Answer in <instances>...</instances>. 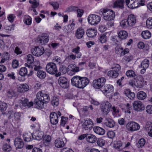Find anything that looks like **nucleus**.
Returning <instances> with one entry per match:
<instances>
[{"instance_id":"obj_45","label":"nucleus","mask_w":152,"mask_h":152,"mask_svg":"<svg viewBox=\"0 0 152 152\" xmlns=\"http://www.w3.org/2000/svg\"><path fill=\"white\" fill-rule=\"evenodd\" d=\"M59 99L56 97H53L51 101V104L54 106H57L59 104Z\"/></svg>"},{"instance_id":"obj_32","label":"nucleus","mask_w":152,"mask_h":152,"mask_svg":"<svg viewBox=\"0 0 152 152\" xmlns=\"http://www.w3.org/2000/svg\"><path fill=\"white\" fill-rule=\"evenodd\" d=\"M96 137L94 135L90 134H87L86 140L88 142L94 143L96 141Z\"/></svg>"},{"instance_id":"obj_8","label":"nucleus","mask_w":152,"mask_h":152,"mask_svg":"<svg viewBox=\"0 0 152 152\" xmlns=\"http://www.w3.org/2000/svg\"><path fill=\"white\" fill-rule=\"evenodd\" d=\"M111 104L107 101L102 102L101 105V111L104 114L107 115L110 111Z\"/></svg>"},{"instance_id":"obj_59","label":"nucleus","mask_w":152,"mask_h":152,"mask_svg":"<svg viewBox=\"0 0 152 152\" xmlns=\"http://www.w3.org/2000/svg\"><path fill=\"white\" fill-rule=\"evenodd\" d=\"M19 66L18 61L16 59L13 60L12 62V66L13 68H16Z\"/></svg>"},{"instance_id":"obj_56","label":"nucleus","mask_w":152,"mask_h":152,"mask_svg":"<svg viewBox=\"0 0 152 152\" xmlns=\"http://www.w3.org/2000/svg\"><path fill=\"white\" fill-rule=\"evenodd\" d=\"M7 95L8 97L10 98L15 97V92L12 90H10L8 91Z\"/></svg>"},{"instance_id":"obj_6","label":"nucleus","mask_w":152,"mask_h":152,"mask_svg":"<svg viewBox=\"0 0 152 152\" xmlns=\"http://www.w3.org/2000/svg\"><path fill=\"white\" fill-rule=\"evenodd\" d=\"M88 23L92 25H97L101 20L99 16L94 14L90 15L88 18Z\"/></svg>"},{"instance_id":"obj_62","label":"nucleus","mask_w":152,"mask_h":152,"mask_svg":"<svg viewBox=\"0 0 152 152\" xmlns=\"http://www.w3.org/2000/svg\"><path fill=\"white\" fill-rule=\"evenodd\" d=\"M107 28L104 25H101L99 26V30L101 32H103L107 30Z\"/></svg>"},{"instance_id":"obj_23","label":"nucleus","mask_w":152,"mask_h":152,"mask_svg":"<svg viewBox=\"0 0 152 152\" xmlns=\"http://www.w3.org/2000/svg\"><path fill=\"white\" fill-rule=\"evenodd\" d=\"M126 3L129 8L133 9L139 7V5L137 4L134 0H126Z\"/></svg>"},{"instance_id":"obj_20","label":"nucleus","mask_w":152,"mask_h":152,"mask_svg":"<svg viewBox=\"0 0 152 152\" xmlns=\"http://www.w3.org/2000/svg\"><path fill=\"white\" fill-rule=\"evenodd\" d=\"M19 104L20 105L24 107L27 106L28 107H30L33 106V103L32 102H28V99H24L22 98V99L19 100Z\"/></svg>"},{"instance_id":"obj_3","label":"nucleus","mask_w":152,"mask_h":152,"mask_svg":"<svg viewBox=\"0 0 152 152\" xmlns=\"http://www.w3.org/2000/svg\"><path fill=\"white\" fill-rule=\"evenodd\" d=\"M46 69L47 72L52 75H55L58 70L56 65L53 62H49L46 65Z\"/></svg>"},{"instance_id":"obj_51","label":"nucleus","mask_w":152,"mask_h":152,"mask_svg":"<svg viewBox=\"0 0 152 152\" xmlns=\"http://www.w3.org/2000/svg\"><path fill=\"white\" fill-rule=\"evenodd\" d=\"M115 53L118 54H120V56H122V53L123 48L119 47L118 46H117L115 48Z\"/></svg>"},{"instance_id":"obj_34","label":"nucleus","mask_w":152,"mask_h":152,"mask_svg":"<svg viewBox=\"0 0 152 152\" xmlns=\"http://www.w3.org/2000/svg\"><path fill=\"white\" fill-rule=\"evenodd\" d=\"M93 130L95 132L99 135H103L105 133V130L104 129L99 126L94 127Z\"/></svg>"},{"instance_id":"obj_42","label":"nucleus","mask_w":152,"mask_h":152,"mask_svg":"<svg viewBox=\"0 0 152 152\" xmlns=\"http://www.w3.org/2000/svg\"><path fill=\"white\" fill-rule=\"evenodd\" d=\"M105 33L99 35V40L102 43H105L107 41V36Z\"/></svg>"},{"instance_id":"obj_17","label":"nucleus","mask_w":152,"mask_h":152,"mask_svg":"<svg viewBox=\"0 0 152 152\" xmlns=\"http://www.w3.org/2000/svg\"><path fill=\"white\" fill-rule=\"evenodd\" d=\"M119 106L125 113L129 114L131 113V106L129 103H127L126 104H121Z\"/></svg>"},{"instance_id":"obj_26","label":"nucleus","mask_w":152,"mask_h":152,"mask_svg":"<svg viewBox=\"0 0 152 152\" xmlns=\"http://www.w3.org/2000/svg\"><path fill=\"white\" fill-rule=\"evenodd\" d=\"M135 80V86L138 88H141L144 84V81L143 78L139 77L138 79L134 78Z\"/></svg>"},{"instance_id":"obj_24","label":"nucleus","mask_w":152,"mask_h":152,"mask_svg":"<svg viewBox=\"0 0 152 152\" xmlns=\"http://www.w3.org/2000/svg\"><path fill=\"white\" fill-rule=\"evenodd\" d=\"M97 31L95 28H90L86 31V34L89 37H94L96 35Z\"/></svg>"},{"instance_id":"obj_38","label":"nucleus","mask_w":152,"mask_h":152,"mask_svg":"<svg viewBox=\"0 0 152 152\" xmlns=\"http://www.w3.org/2000/svg\"><path fill=\"white\" fill-rule=\"evenodd\" d=\"M59 72L56 73L55 76H60L61 75H63L66 73L67 71L66 69V67L61 66L59 69Z\"/></svg>"},{"instance_id":"obj_18","label":"nucleus","mask_w":152,"mask_h":152,"mask_svg":"<svg viewBox=\"0 0 152 152\" xmlns=\"http://www.w3.org/2000/svg\"><path fill=\"white\" fill-rule=\"evenodd\" d=\"M81 77H73L71 79V83L72 85L80 88V83L79 82Z\"/></svg>"},{"instance_id":"obj_61","label":"nucleus","mask_w":152,"mask_h":152,"mask_svg":"<svg viewBox=\"0 0 152 152\" xmlns=\"http://www.w3.org/2000/svg\"><path fill=\"white\" fill-rule=\"evenodd\" d=\"M126 74L127 76H133L135 75V72L132 70H128L126 72Z\"/></svg>"},{"instance_id":"obj_27","label":"nucleus","mask_w":152,"mask_h":152,"mask_svg":"<svg viewBox=\"0 0 152 152\" xmlns=\"http://www.w3.org/2000/svg\"><path fill=\"white\" fill-rule=\"evenodd\" d=\"M23 137L24 140L27 142L31 141L34 138L33 134L30 132L25 133L23 135Z\"/></svg>"},{"instance_id":"obj_12","label":"nucleus","mask_w":152,"mask_h":152,"mask_svg":"<svg viewBox=\"0 0 152 152\" xmlns=\"http://www.w3.org/2000/svg\"><path fill=\"white\" fill-rule=\"evenodd\" d=\"M33 54L37 56H39L42 55L44 52V50L43 47H35L32 49Z\"/></svg>"},{"instance_id":"obj_30","label":"nucleus","mask_w":152,"mask_h":152,"mask_svg":"<svg viewBox=\"0 0 152 152\" xmlns=\"http://www.w3.org/2000/svg\"><path fill=\"white\" fill-rule=\"evenodd\" d=\"M44 103L38 98L35 99L34 101V104L36 108L39 109L42 108Z\"/></svg>"},{"instance_id":"obj_7","label":"nucleus","mask_w":152,"mask_h":152,"mask_svg":"<svg viewBox=\"0 0 152 152\" xmlns=\"http://www.w3.org/2000/svg\"><path fill=\"white\" fill-rule=\"evenodd\" d=\"M49 39V36L46 34H43L37 37V42L41 45H45L47 43Z\"/></svg>"},{"instance_id":"obj_63","label":"nucleus","mask_w":152,"mask_h":152,"mask_svg":"<svg viewBox=\"0 0 152 152\" xmlns=\"http://www.w3.org/2000/svg\"><path fill=\"white\" fill-rule=\"evenodd\" d=\"M107 135L109 138H113L115 137V134L113 131H110L107 132Z\"/></svg>"},{"instance_id":"obj_5","label":"nucleus","mask_w":152,"mask_h":152,"mask_svg":"<svg viewBox=\"0 0 152 152\" xmlns=\"http://www.w3.org/2000/svg\"><path fill=\"white\" fill-rule=\"evenodd\" d=\"M126 127L128 131L132 132L138 130L140 129V126L136 122L131 121L127 124Z\"/></svg>"},{"instance_id":"obj_10","label":"nucleus","mask_w":152,"mask_h":152,"mask_svg":"<svg viewBox=\"0 0 152 152\" xmlns=\"http://www.w3.org/2000/svg\"><path fill=\"white\" fill-rule=\"evenodd\" d=\"M58 83L60 86L64 89L69 87V81L65 77H60L58 79Z\"/></svg>"},{"instance_id":"obj_15","label":"nucleus","mask_w":152,"mask_h":152,"mask_svg":"<svg viewBox=\"0 0 152 152\" xmlns=\"http://www.w3.org/2000/svg\"><path fill=\"white\" fill-rule=\"evenodd\" d=\"M14 144L16 148L18 149L22 148L24 145L23 140L19 137H16L15 139Z\"/></svg>"},{"instance_id":"obj_14","label":"nucleus","mask_w":152,"mask_h":152,"mask_svg":"<svg viewBox=\"0 0 152 152\" xmlns=\"http://www.w3.org/2000/svg\"><path fill=\"white\" fill-rule=\"evenodd\" d=\"M58 116L57 114L55 112L51 113L50 115V120L51 124L56 125L58 122Z\"/></svg>"},{"instance_id":"obj_54","label":"nucleus","mask_w":152,"mask_h":152,"mask_svg":"<svg viewBox=\"0 0 152 152\" xmlns=\"http://www.w3.org/2000/svg\"><path fill=\"white\" fill-rule=\"evenodd\" d=\"M107 75L108 76H118V73L117 71L111 70L108 72Z\"/></svg>"},{"instance_id":"obj_43","label":"nucleus","mask_w":152,"mask_h":152,"mask_svg":"<svg viewBox=\"0 0 152 152\" xmlns=\"http://www.w3.org/2000/svg\"><path fill=\"white\" fill-rule=\"evenodd\" d=\"M29 2L31 4L32 7L33 8H37L39 5V2L36 0H29Z\"/></svg>"},{"instance_id":"obj_22","label":"nucleus","mask_w":152,"mask_h":152,"mask_svg":"<svg viewBox=\"0 0 152 152\" xmlns=\"http://www.w3.org/2000/svg\"><path fill=\"white\" fill-rule=\"evenodd\" d=\"M145 129L148 135L152 137V123L150 122H147L145 126Z\"/></svg>"},{"instance_id":"obj_29","label":"nucleus","mask_w":152,"mask_h":152,"mask_svg":"<svg viewBox=\"0 0 152 152\" xmlns=\"http://www.w3.org/2000/svg\"><path fill=\"white\" fill-rule=\"evenodd\" d=\"M113 90V86L111 85H108L104 86V89L102 92L104 94H107L112 92Z\"/></svg>"},{"instance_id":"obj_58","label":"nucleus","mask_w":152,"mask_h":152,"mask_svg":"<svg viewBox=\"0 0 152 152\" xmlns=\"http://www.w3.org/2000/svg\"><path fill=\"white\" fill-rule=\"evenodd\" d=\"M78 9L77 7L74 6H71L68 8L67 9V10L68 12H70L72 11H77Z\"/></svg>"},{"instance_id":"obj_35","label":"nucleus","mask_w":152,"mask_h":152,"mask_svg":"<svg viewBox=\"0 0 152 152\" xmlns=\"http://www.w3.org/2000/svg\"><path fill=\"white\" fill-rule=\"evenodd\" d=\"M51 139L50 136L46 135L44 137L43 142L45 146H48L50 144Z\"/></svg>"},{"instance_id":"obj_44","label":"nucleus","mask_w":152,"mask_h":152,"mask_svg":"<svg viewBox=\"0 0 152 152\" xmlns=\"http://www.w3.org/2000/svg\"><path fill=\"white\" fill-rule=\"evenodd\" d=\"M145 143V140L144 138H141L139 140L137 144L138 148H141L143 147Z\"/></svg>"},{"instance_id":"obj_39","label":"nucleus","mask_w":152,"mask_h":152,"mask_svg":"<svg viewBox=\"0 0 152 152\" xmlns=\"http://www.w3.org/2000/svg\"><path fill=\"white\" fill-rule=\"evenodd\" d=\"M141 35L143 38L147 39L150 38L151 36V34L149 31L145 30L142 32Z\"/></svg>"},{"instance_id":"obj_40","label":"nucleus","mask_w":152,"mask_h":152,"mask_svg":"<svg viewBox=\"0 0 152 152\" xmlns=\"http://www.w3.org/2000/svg\"><path fill=\"white\" fill-rule=\"evenodd\" d=\"M146 94L142 91H139L137 94V99L140 100H142L145 99L146 98Z\"/></svg>"},{"instance_id":"obj_1","label":"nucleus","mask_w":152,"mask_h":152,"mask_svg":"<svg viewBox=\"0 0 152 152\" xmlns=\"http://www.w3.org/2000/svg\"><path fill=\"white\" fill-rule=\"evenodd\" d=\"M100 11L102 13L104 20L110 21L114 19L115 13L113 10L107 9H102Z\"/></svg>"},{"instance_id":"obj_37","label":"nucleus","mask_w":152,"mask_h":152,"mask_svg":"<svg viewBox=\"0 0 152 152\" xmlns=\"http://www.w3.org/2000/svg\"><path fill=\"white\" fill-rule=\"evenodd\" d=\"M44 135V133L42 131L39 132L37 133L34 134V139L39 141L42 139Z\"/></svg>"},{"instance_id":"obj_47","label":"nucleus","mask_w":152,"mask_h":152,"mask_svg":"<svg viewBox=\"0 0 152 152\" xmlns=\"http://www.w3.org/2000/svg\"><path fill=\"white\" fill-rule=\"evenodd\" d=\"M3 150L4 152H10L11 150V148L9 145L6 143L3 146Z\"/></svg>"},{"instance_id":"obj_13","label":"nucleus","mask_w":152,"mask_h":152,"mask_svg":"<svg viewBox=\"0 0 152 152\" xmlns=\"http://www.w3.org/2000/svg\"><path fill=\"white\" fill-rule=\"evenodd\" d=\"M127 24L128 27L132 26H134L136 23V18L134 15L131 14L128 16Z\"/></svg>"},{"instance_id":"obj_19","label":"nucleus","mask_w":152,"mask_h":152,"mask_svg":"<svg viewBox=\"0 0 152 152\" xmlns=\"http://www.w3.org/2000/svg\"><path fill=\"white\" fill-rule=\"evenodd\" d=\"M29 88V86L27 84H23L18 85V91L20 93L28 91Z\"/></svg>"},{"instance_id":"obj_9","label":"nucleus","mask_w":152,"mask_h":152,"mask_svg":"<svg viewBox=\"0 0 152 152\" xmlns=\"http://www.w3.org/2000/svg\"><path fill=\"white\" fill-rule=\"evenodd\" d=\"M93 126V122L90 119L84 120V121L82 125L83 129L86 130H91Z\"/></svg>"},{"instance_id":"obj_16","label":"nucleus","mask_w":152,"mask_h":152,"mask_svg":"<svg viewBox=\"0 0 152 152\" xmlns=\"http://www.w3.org/2000/svg\"><path fill=\"white\" fill-rule=\"evenodd\" d=\"M26 61L27 63L25 64V66H27L29 68L32 67L31 64L34 62V58L33 56L31 54H29L27 55L26 57Z\"/></svg>"},{"instance_id":"obj_49","label":"nucleus","mask_w":152,"mask_h":152,"mask_svg":"<svg viewBox=\"0 0 152 152\" xmlns=\"http://www.w3.org/2000/svg\"><path fill=\"white\" fill-rule=\"evenodd\" d=\"M146 25L147 27L152 29V17L148 18L146 21Z\"/></svg>"},{"instance_id":"obj_46","label":"nucleus","mask_w":152,"mask_h":152,"mask_svg":"<svg viewBox=\"0 0 152 152\" xmlns=\"http://www.w3.org/2000/svg\"><path fill=\"white\" fill-rule=\"evenodd\" d=\"M7 107V105L6 103L0 101V110L2 112L6 110Z\"/></svg>"},{"instance_id":"obj_57","label":"nucleus","mask_w":152,"mask_h":152,"mask_svg":"<svg viewBox=\"0 0 152 152\" xmlns=\"http://www.w3.org/2000/svg\"><path fill=\"white\" fill-rule=\"evenodd\" d=\"M127 23V20L124 19L122 20L120 22V25L123 28H126L128 26Z\"/></svg>"},{"instance_id":"obj_28","label":"nucleus","mask_w":152,"mask_h":152,"mask_svg":"<svg viewBox=\"0 0 152 152\" xmlns=\"http://www.w3.org/2000/svg\"><path fill=\"white\" fill-rule=\"evenodd\" d=\"M104 124L109 128H112L115 126V122L113 120L110 118H107L104 121Z\"/></svg>"},{"instance_id":"obj_31","label":"nucleus","mask_w":152,"mask_h":152,"mask_svg":"<svg viewBox=\"0 0 152 152\" xmlns=\"http://www.w3.org/2000/svg\"><path fill=\"white\" fill-rule=\"evenodd\" d=\"M54 144L56 148H62L65 145L64 141L62 139L60 138L57 139L55 141Z\"/></svg>"},{"instance_id":"obj_48","label":"nucleus","mask_w":152,"mask_h":152,"mask_svg":"<svg viewBox=\"0 0 152 152\" xmlns=\"http://www.w3.org/2000/svg\"><path fill=\"white\" fill-rule=\"evenodd\" d=\"M27 74V70L26 67L21 68L19 71V74L21 76H25Z\"/></svg>"},{"instance_id":"obj_64","label":"nucleus","mask_w":152,"mask_h":152,"mask_svg":"<svg viewBox=\"0 0 152 152\" xmlns=\"http://www.w3.org/2000/svg\"><path fill=\"white\" fill-rule=\"evenodd\" d=\"M146 112L148 114H152V106L151 105H148L146 108Z\"/></svg>"},{"instance_id":"obj_25","label":"nucleus","mask_w":152,"mask_h":152,"mask_svg":"<svg viewBox=\"0 0 152 152\" xmlns=\"http://www.w3.org/2000/svg\"><path fill=\"white\" fill-rule=\"evenodd\" d=\"M84 34V30L82 28H78L75 33V36L77 39H80L83 37Z\"/></svg>"},{"instance_id":"obj_50","label":"nucleus","mask_w":152,"mask_h":152,"mask_svg":"<svg viewBox=\"0 0 152 152\" xmlns=\"http://www.w3.org/2000/svg\"><path fill=\"white\" fill-rule=\"evenodd\" d=\"M79 71V67L75 66L73 70H69L67 73L69 75H72L74 74V72H77Z\"/></svg>"},{"instance_id":"obj_53","label":"nucleus","mask_w":152,"mask_h":152,"mask_svg":"<svg viewBox=\"0 0 152 152\" xmlns=\"http://www.w3.org/2000/svg\"><path fill=\"white\" fill-rule=\"evenodd\" d=\"M32 19L30 17H26L24 20V23L27 25H30L31 23Z\"/></svg>"},{"instance_id":"obj_36","label":"nucleus","mask_w":152,"mask_h":152,"mask_svg":"<svg viewBox=\"0 0 152 152\" xmlns=\"http://www.w3.org/2000/svg\"><path fill=\"white\" fill-rule=\"evenodd\" d=\"M119 38L121 39H125L128 37V33L125 31L123 30L120 31L118 33Z\"/></svg>"},{"instance_id":"obj_4","label":"nucleus","mask_w":152,"mask_h":152,"mask_svg":"<svg viewBox=\"0 0 152 152\" xmlns=\"http://www.w3.org/2000/svg\"><path fill=\"white\" fill-rule=\"evenodd\" d=\"M132 105L134 110L137 112H142L145 108L143 104L140 101L137 100L134 101Z\"/></svg>"},{"instance_id":"obj_60","label":"nucleus","mask_w":152,"mask_h":152,"mask_svg":"<svg viewBox=\"0 0 152 152\" xmlns=\"http://www.w3.org/2000/svg\"><path fill=\"white\" fill-rule=\"evenodd\" d=\"M111 69H115L116 70L115 71L118 72L120 70L121 67L120 65L118 64H114L112 65Z\"/></svg>"},{"instance_id":"obj_52","label":"nucleus","mask_w":152,"mask_h":152,"mask_svg":"<svg viewBox=\"0 0 152 152\" xmlns=\"http://www.w3.org/2000/svg\"><path fill=\"white\" fill-rule=\"evenodd\" d=\"M122 143L121 141H118L115 142L113 145L115 149H119L122 146Z\"/></svg>"},{"instance_id":"obj_55","label":"nucleus","mask_w":152,"mask_h":152,"mask_svg":"<svg viewBox=\"0 0 152 152\" xmlns=\"http://www.w3.org/2000/svg\"><path fill=\"white\" fill-rule=\"evenodd\" d=\"M97 143L98 146L102 147L104 145L105 142L103 139L99 138L97 140Z\"/></svg>"},{"instance_id":"obj_2","label":"nucleus","mask_w":152,"mask_h":152,"mask_svg":"<svg viewBox=\"0 0 152 152\" xmlns=\"http://www.w3.org/2000/svg\"><path fill=\"white\" fill-rule=\"evenodd\" d=\"M106 82L105 79L104 77H101L97 80H93L92 86L96 89H100L104 85Z\"/></svg>"},{"instance_id":"obj_33","label":"nucleus","mask_w":152,"mask_h":152,"mask_svg":"<svg viewBox=\"0 0 152 152\" xmlns=\"http://www.w3.org/2000/svg\"><path fill=\"white\" fill-rule=\"evenodd\" d=\"M124 1L123 0H118L116 1L113 4V7L122 9L124 8Z\"/></svg>"},{"instance_id":"obj_11","label":"nucleus","mask_w":152,"mask_h":152,"mask_svg":"<svg viewBox=\"0 0 152 152\" xmlns=\"http://www.w3.org/2000/svg\"><path fill=\"white\" fill-rule=\"evenodd\" d=\"M37 98H38L44 103L48 102L50 100L49 96L45 94H43L41 92H39L37 95Z\"/></svg>"},{"instance_id":"obj_41","label":"nucleus","mask_w":152,"mask_h":152,"mask_svg":"<svg viewBox=\"0 0 152 152\" xmlns=\"http://www.w3.org/2000/svg\"><path fill=\"white\" fill-rule=\"evenodd\" d=\"M149 65V61L147 59H145L143 60L141 64V66L143 69H147Z\"/></svg>"},{"instance_id":"obj_21","label":"nucleus","mask_w":152,"mask_h":152,"mask_svg":"<svg viewBox=\"0 0 152 152\" xmlns=\"http://www.w3.org/2000/svg\"><path fill=\"white\" fill-rule=\"evenodd\" d=\"M81 83H80V88H83L88 85L89 83V79L86 77H80Z\"/></svg>"}]
</instances>
